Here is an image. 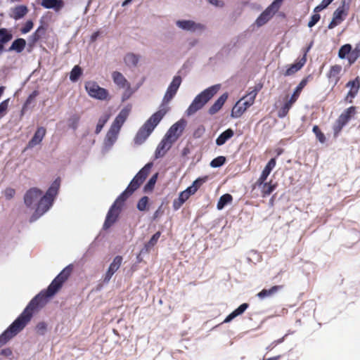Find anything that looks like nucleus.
<instances>
[{
  "instance_id": "a18cd8bd",
  "label": "nucleus",
  "mask_w": 360,
  "mask_h": 360,
  "mask_svg": "<svg viewBox=\"0 0 360 360\" xmlns=\"http://www.w3.org/2000/svg\"><path fill=\"white\" fill-rule=\"evenodd\" d=\"M149 198L147 196L142 197L138 202L137 208L140 211H145L147 210Z\"/></svg>"
},
{
  "instance_id": "5701e85b",
  "label": "nucleus",
  "mask_w": 360,
  "mask_h": 360,
  "mask_svg": "<svg viewBox=\"0 0 360 360\" xmlns=\"http://www.w3.org/2000/svg\"><path fill=\"white\" fill-rule=\"evenodd\" d=\"M112 78L114 83L120 89H128L130 84L124 76L118 71H114L112 73Z\"/></svg>"
},
{
  "instance_id": "a211bd4d",
  "label": "nucleus",
  "mask_w": 360,
  "mask_h": 360,
  "mask_svg": "<svg viewBox=\"0 0 360 360\" xmlns=\"http://www.w3.org/2000/svg\"><path fill=\"white\" fill-rule=\"evenodd\" d=\"M46 129L44 127H39L37 129L32 138L29 141L27 148H32L34 146L40 144L45 137Z\"/></svg>"
},
{
  "instance_id": "0e129e2a",
  "label": "nucleus",
  "mask_w": 360,
  "mask_h": 360,
  "mask_svg": "<svg viewBox=\"0 0 360 360\" xmlns=\"http://www.w3.org/2000/svg\"><path fill=\"white\" fill-rule=\"evenodd\" d=\"M208 1L211 4L215 6L222 7L224 5V4L222 1H219V0H208Z\"/></svg>"
},
{
  "instance_id": "423d86ee",
  "label": "nucleus",
  "mask_w": 360,
  "mask_h": 360,
  "mask_svg": "<svg viewBox=\"0 0 360 360\" xmlns=\"http://www.w3.org/2000/svg\"><path fill=\"white\" fill-rule=\"evenodd\" d=\"M356 114V108L350 106L345 110L338 117L333 126V134L338 137L342 130L343 127L352 120Z\"/></svg>"
},
{
  "instance_id": "2f4dec72",
  "label": "nucleus",
  "mask_w": 360,
  "mask_h": 360,
  "mask_svg": "<svg viewBox=\"0 0 360 360\" xmlns=\"http://www.w3.org/2000/svg\"><path fill=\"white\" fill-rule=\"evenodd\" d=\"M260 186L262 187V196L265 198L269 195L276 189L277 184H273L272 180H271L269 182L264 181Z\"/></svg>"
},
{
  "instance_id": "72a5a7b5",
  "label": "nucleus",
  "mask_w": 360,
  "mask_h": 360,
  "mask_svg": "<svg viewBox=\"0 0 360 360\" xmlns=\"http://www.w3.org/2000/svg\"><path fill=\"white\" fill-rule=\"evenodd\" d=\"M160 236H161L160 231L156 232L151 237L150 240L146 244H145L144 248L141 250V252H143L144 250L146 252H148L150 250V249L156 245Z\"/></svg>"
},
{
  "instance_id": "4c0bfd02",
  "label": "nucleus",
  "mask_w": 360,
  "mask_h": 360,
  "mask_svg": "<svg viewBox=\"0 0 360 360\" xmlns=\"http://www.w3.org/2000/svg\"><path fill=\"white\" fill-rule=\"evenodd\" d=\"M207 177L198 178L195 180L192 185L188 188V191H191V193H195V192L200 188V186L205 182Z\"/></svg>"
},
{
  "instance_id": "1a4fd4ad",
  "label": "nucleus",
  "mask_w": 360,
  "mask_h": 360,
  "mask_svg": "<svg viewBox=\"0 0 360 360\" xmlns=\"http://www.w3.org/2000/svg\"><path fill=\"white\" fill-rule=\"evenodd\" d=\"M346 87L349 89V91L345 98V101L349 103L353 102V99L357 96L360 89V77H356L354 79L349 80L346 84Z\"/></svg>"
},
{
  "instance_id": "e433bc0d",
  "label": "nucleus",
  "mask_w": 360,
  "mask_h": 360,
  "mask_svg": "<svg viewBox=\"0 0 360 360\" xmlns=\"http://www.w3.org/2000/svg\"><path fill=\"white\" fill-rule=\"evenodd\" d=\"M110 116V115L109 113H105L99 118L98 123L96 124V130H95L96 134H98L101 131L104 125L108 121Z\"/></svg>"
},
{
  "instance_id": "69168bd1",
  "label": "nucleus",
  "mask_w": 360,
  "mask_h": 360,
  "mask_svg": "<svg viewBox=\"0 0 360 360\" xmlns=\"http://www.w3.org/2000/svg\"><path fill=\"white\" fill-rule=\"evenodd\" d=\"M12 354V350L10 348L4 349L1 352V354L5 356H10Z\"/></svg>"
},
{
  "instance_id": "680f3d73",
  "label": "nucleus",
  "mask_w": 360,
  "mask_h": 360,
  "mask_svg": "<svg viewBox=\"0 0 360 360\" xmlns=\"http://www.w3.org/2000/svg\"><path fill=\"white\" fill-rule=\"evenodd\" d=\"M34 32L37 33V36L41 39V36L45 34V28L43 26H39Z\"/></svg>"
},
{
  "instance_id": "f704fd0d",
  "label": "nucleus",
  "mask_w": 360,
  "mask_h": 360,
  "mask_svg": "<svg viewBox=\"0 0 360 360\" xmlns=\"http://www.w3.org/2000/svg\"><path fill=\"white\" fill-rule=\"evenodd\" d=\"M307 83H308V78L307 77L304 78L300 82V84L297 86V87L295 88V89L290 98H292V100H295V101H297L302 89L306 86Z\"/></svg>"
},
{
  "instance_id": "c03bdc74",
  "label": "nucleus",
  "mask_w": 360,
  "mask_h": 360,
  "mask_svg": "<svg viewBox=\"0 0 360 360\" xmlns=\"http://www.w3.org/2000/svg\"><path fill=\"white\" fill-rule=\"evenodd\" d=\"M226 162V158L224 156H218L213 159L210 162L212 167L216 168L222 166Z\"/></svg>"
},
{
  "instance_id": "a878e982",
  "label": "nucleus",
  "mask_w": 360,
  "mask_h": 360,
  "mask_svg": "<svg viewBox=\"0 0 360 360\" xmlns=\"http://www.w3.org/2000/svg\"><path fill=\"white\" fill-rule=\"evenodd\" d=\"M41 5L45 8H53L56 11L63 6L62 0H42Z\"/></svg>"
},
{
  "instance_id": "6e6d98bb",
  "label": "nucleus",
  "mask_w": 360,
  "mask_h": 360,
  "mask_svg": "<svg viewBox=\"0 0 360 360\" xmlns=\"http://www.w3.org/2000/svg\"><path fill=\"white\" fill-rule=\"evenodd\" d=\"M36 330L40 335H44L46 330V324L44 322H39L37 326Z\"/></svg>"
},
{
  "instance_id": "c85d7f7f",
  "label": "nucleus",
  "mask_w": 360,
  "mask_h": 360,
  "mask_svg": "<svg viewBox=\"0 0 360 360\" xmlns=\"http://www.w3.org/2000/svg\"><path fill=\"white\" fill-rule=\"evenodd\" d=\"M27 13L28 8L26 6H17L13 9V15H11V17L15 20H18L19 19L22 18L25 15H27Z\"/></svg>"
},
{
  "instance_id": "864d4df0",
  "label": "nucleus",
  "mask_w": 360,
  "mask_h": 360,
  "mask_svg": "<svg viewBox=\"0 0 360 360\" xmlns=\"http://www.w3.org/2000/svg\"><path fill=\"white\" fill-rule=\"evenodd\" d=\"M360 51L355 49L349 56L348 60L350 64L354 63L356 60L359 57Z\"/></svg>"
},
{
  "instance_id": "7ed1b4c3",
  "label": "nucleus",
  "mask_w": 360,
  "mask_h": 360,
  "mask_svg": "<svg viewBox=\"0 0 360 360\" xmlns=\"http://www.w3.org/2000/svg\"><path fill=\"white\" fill-rule=\"evenodd\" d=\"M60 179H56L47 190L45 195H42V191L37 188H32L28 190L24 196V202L28 207L37 205L34 214L31 218V221L37 219L52 206L54 198L58 193L60 187Z\"/></svg>"
},
{
  "instance_id": "bf43d9fd",
  "label": "nucleus",
  "mask_w": 360,
  "mask_h": 360,
  "mask_svg": "<svg viewBox=\"0 0 360 360\" xmlns=\"http://www.w3.org/2000/svg\"><path fill=\"white\" fill-rule=\"evenodd\" d=\"M350 3L351 0H342L341 4L338 8L343 9L349 12Z\"/></svg>"
},
{
  "instance_id": "4be33fe9",
  "label": "nucleus",
  "mask_w": 360,
  "mask_h": 360,
  "mask_svg": "<svg viewBox=\"0 0 360 360\" xmlns=\"http://www.w3.org/2000/svg\"><path fill=\"white\" fill-rule=\"evenodd\" d=\"M283 285H274L269 289H263L257 294V296L260 300H264L266 297L274 296L278 291L283 288Z\"/></svg>"
},
{
  "instance_id": "473e14b6",
  "label": "nucleus",
  "mask_w": 360,
  "mask_h": 360,
  "mask_svg": "<svg viewBox=\"0 0 360 360\" xmlns=\"http://www.w3.org/2000/svg\"><path fill=\"white\" fill-rule=\"evenodd\" d=\"M134 191L129 190V187L127 188L118 196L115 202L113 203L117 207H119L121 209L124 202L131 195Z\"/></svg>"
},
{
  "instance_id": "6ab92c4d",
  "label": "nucleus",
  "mask_w": 360,
  "mask_h": 360,
  "mask_svg": "<svg viewBox=\"0 0 360 360\" xmlns=\"http://www.w3.org/2000/svg\"><path fill=\"white\" fill-rule=\"evenodd\" d=\"M309 48H308L303 56L298 59L297 61H296L294 64H291L285 70L284 75L285 76H290L296 73L297 71H299L305 65L307 62V53Z\"/></svg>"
},
{
  "instance_id": "7c9ffc66",
  "label": "nucleus",
  "mask_w": 360,
  "mask_h": 360,
  "mask_svg": "<svg viewBox=\"0 0 360 360\" xmlns=\"http://www.w3.org/2000/svg\"><path fill=\"white\" fill-rule=\"evenodd\" d=\"M295 102L296 101L295 100L290 98L278 110V117L280 118L285 117L288 114L290 109Z\"/></svg>"
},
{
  "instance_id": "de8ad7c7",
  "label": "nucleus",
  "mask_w": 360,
  "mask_h": 360,
  "mask_svg": "<svg viewBox=\"0 0 360 360\" xmlns=\"http://www.w3.org/2000/svg\"><path fill=\"white\" fill-rule=\"evenodd\" d=\"M80 117L77 115H73L69 119V127L73 129H76L78 126Z\"/></svg>"
},
{
  "instance_id": "f3484780",
  "label": "nucleus",
  "mask_w": 360,
  "mask_h": 360,
  "mask_svg": "<svg viewBox=\"0 0 360 360\" xmlns=\"http://www.w3.org/2000/svg\"><path fill=\"white\" fill-rule=\"evenodd\" d=\"M348 13L349 12L346 11L345 10L338 8L333 12L332 20L329 23L328 28L329 30H331L338 26V25L341 24L342 22H343L346 17L347 16Z\"/></svg>"
},
{
  "instance_id": "39448f33",
  "label": "nucleus",
  "mask_w": 360,
  "mask_h": 360,
  "mask_svg": "<svg viewBox=\"0 0 360 360\" xmlns=\"http://www.w3.org/2000/svg\"><path fill=\"white\" fill-rule=\"evenodd\" d=\"M130 110L131 108L129 107H125L121 110L117 116L115 117L106 135L107 139L110 141H114L117 139L122 126L129 115Z\"/></svg>"
},
{
  "instance_id": "4d7b16f0",
  "label": "nucleus",
  "mask_w": 360,
  "mask_h": 360,
  "mask_svg": "<svg viewBox=\"0 0 360 360\" xmlns=\"http://www.w3.org/2000/svg\"><path fill=\"white\" fill-rule=\"evenodd\" d=\"M15 194V191L12 188H7L4 191V196L7 200H11V198H13Z\"/></svg>"
},
{
  "instance_id": "b1692460",
  "label": "nucleus",
  "mask_w": 360,
  "mask_h": 360,
  "mask_svg": "<svg viewBox=\"0 0 360 360\" xmlns=\"http://www.w3.org/2000/svg\"><path fill=\"white\" fill-rule=\"evenodd\" d=\"M13 38L11 30L6 28H0V55L4 49V44L9 42Z\"/></svg>"
},
{
  "instance_id": "f03ea898",
  "label": "nucleus",
  "mask_w": 360,
  "mask_h": 360,
  "mask_svg": "<svg viewBox=\"0 0 360 360\" xmlns=\"http://www.w3.org/2000/svg\"><path fill=\"white\" fill-rule=\"evenodd\" d=\"M181 81L182 79L180 76L177 75L174 77L164 96L160 109L152 115V116L140 128L134 138V141L136 143L141 144L143 143L154 130L155 127L159 124L163 117L169 111V108L166 106V105L176 95L181 85Z\"/></svg>"
},
{
  "instance_id": "6e6552de",
  "label": "nucleus",
  "mask_w": 360,
  "mask_h": 360,
  "mask_svg": "<svg viewBox=\"0 0 360 360\" xmlns=\"http://www.w3.org/2000/svg\"><path fill=\"white\" fill-rule=\"evenodd\" d=\"M153 162L147 163L133 178L129 184L128 185L129 190L135 191L143 183L147 176H148L150 169L153 167Z\"/></svg>"
},
{
  "instance_id": "c756f323",
  "label": "nucleus",
  "mask_w": 360,
  "mask_h": 360,
  "mask_svg": "<svg viewBox=\"0 0 360 360\" xmlns=\"http://www.w3.org/2000/svg\"><path fill=\"white\" fill-rule=\"evenodd\" d=\"M26 46V41L22 38H18L14 40L8 49V51H15L17 53H21Z\"/></svg>"
},
{
  "instance_id": "338daca9",
  "label": "nucleus",
  "mask_w": 360,
  "mask_h": 360,
  "mask_svg": "<svg viewBox=\"0 0 360 360\" xmlns=\"http://www.w3.org/2000/svg\"><path fill=\"white\" fill-rule=\"evenodd\" d=\"M205 131V128L202 126L198 127L194 132V136L196 137H199Z\"/></svg>"
},
{
  "instance_id": "9b49d317",
  "label": "nucleus",
  "mask_w": 360,
  "mask_h": 360,
  "mask_svg": "<svg viewBox=\"0 0 360 360\" xmlns=\"http://www.w3.org/2000/svg\"><path fill=\"white\" fill-rule=\"evenodd\" d=\"M278 10L279 9L275 6H272V4H271L257 18L255 22L256 25L258 27L264 25L274 16V15Z\"/></svg>"
},
{
  "instance_id": "0eeeda50",
  "label": "nucleus",
  "mask_w": 360,
  "mask_h": 360,
  "mask_svg": "<svg viewBox=\"0 0 360 360\" xmlns=\"http://www.w3.org/2000/svg\"><path fill=\"white\" fill-rule=\"evenodd\" d=\"M84 86L85 89L90 97L101 101L110 99L108 91L101 87L96 82H86Z\"/></svg>"
},
{
  "instance_id": "f257e3e1",
  "label": "nucleus",
  "mask_w": 360,
  "mask_h": 360,
  "mask_svg": "<svg viewBox=\"0 0 360 360\" xmlns=\"http://www.w3.org/2000/svg\"><path fill=\"white\" fill-rule=\"evenodd\" d=\"M72 271V265L67 266L52 281L46 290L41 291L31 300L21 314L0 335V346L5 345L25 327L31 320L33 313L39 308L42 307L46 303L48 298L53 297L58 292L71 275Z\"/></svg>"
},
{
  "instance_id": "393cba45",
  "label": "nucleus",
  "mask_w": 360,
  "mask_h": 360,
  "mask_svg": "<svg viewBox=\"0 0 360 360\" xmlns=\"http://www.w3.org/2000/svg\"><path fill=\"white\" fill-rule=\"evenodd\" d=\"M228 98V94H223L209 108L208 112L210 115L216 114L224 105Z\"/></svg>"
},
{
  "instance_id": "c9c22d12",
  "label": "nucleus",
  "mask_w": 360,
  "mask_h": 360,
  "mask_svg": "<svg viewBox=\"0 0 360 360\" xmlns=\"http://www.w3.org/2000/svg\"><path fill=\"white\" fill-rule=\"evenodd\" d=\"M233 200L231 194L226 193L221 195L217 202V207L218 210H221L226 205L230 203Z\"/></svg>"
},
{
  "instance_id": "79ce46f5",
  "label": "nucleus",
  "mask_w": 360,
  "mask_h": 360,
  "mask_svg": "<svg viewBox=\"0 0 360 360\" xmlns=\"http://www.w3.org/2000/svg\"><path fill=\"white\" fill-rule=\"evenodd\" d=\"M352 51V46L349 44H345L340 49L338 56L340 58H345Z\"/></svg>"
},
{
  "instance_id": "f8f14e48",
  "label": "nucleus",
  "mask_w": 360,
  "mask_h": 360,
  "mask_svg": "<svg viewBox=\"0 0 360 360\" xmlns=\"http://www.w3.org/2000/svg\"><path fill=\"white\" fill-rule=\"evenodd\" d=\"M186 122L184 120H181L174 124L168 130L165 136L169 138L172 141H175L178 137L181 134L184 127Z\"/></svg>"
},
{
  "instance_id": "09e8293b",
  "label": "nucleus",
  "mask_w": 360,
  "mask_h": 360,
  "mask_svg": "<svg viewBox=\"0 0 360 360\" xmlns=\"http://www.w3.org/2000/svg\"><path fill=\"white\" fill-rule=\"evenodd\" d=\"M330 3L331 0H322L320 4L314 8V12L319 13L324 8H327L328 6L330 4Z\"/></svg>"
},
{
  "instance_id": "412c9836",
  "label": "nucleus",
  "mask_w": 360,
  "mask_h": 360,
  "mask_svg": "<svg viewBox=\"0 0 360 360\" xmlns=\"http://www.w3.org/2000/svg\"><path fill=\"white\" fill-rule=\"evenodd\" d=\"M276 164V158H271L266 165L265 166L264 169L262 172V174L259 179L255 182V186H260L262 184H264V182L266 180L268 176L270 174L271 170L275 167Z\"/></svg>"
},
{
  "instance_id": "ddd939ff",
  "label": "nucleus",
  "mask_w": 360,
  "mask_h": 360,
  "mask_svg": "<svg viewBox=\"0 0 360 360\" xmlns=\"http://www.w3.org/2000/svg\"><path fill=\"white\" fill-rule=\"evenodd\" d=\"M122 261H123V258L120 255H117L113 259V261L110 264L108 269L104 276V278H103L104 283H108L110 281V280L111 279L113 274L121 266Z\"/></svg>"
},
{
  "instance_id": "052dcab7",
  "label": "nucleus",
  "mask_w": 360,
  "mask_h": 360,
  "mask_svg": "<svg viewBox=\"0 0 360 360\" xmlns=\"http://www.w3.org/2000/svg\"><path fill=\"white\" fill-rule=\"evenodd\" d=\"M34 32L37 33V36L41 39V36L45 34V28L43 26H39Z\"/></svg>"
},
{
  "instance_id": "cd10ccee",
  "label": "nucleus",
  "mask_w": 360,
  "mask_h": 360,
  "mask_svg": "<svg viewBox=\"0 0 360 360\" xmlns=\"http://www.w3.org/2000/svg\"><path fill=\"white\" fill-rule=\"evenodd\" d=\"M249 307V304L248 303H243L240 304L237 309H236L233 311H232L226 318L224 319V323L230 322L236 316L242 314L244 311Z\"/></svg>"
},
{
  "instance_id": "dca6fc26",
  "label": "nucleus",
  "mask_w": 360,
  "mask_h": 360,
  "mask_svg": "<svg viewBox=\"0 0 360 360\" xmlns=\"http://www.w3.org/2000/svg\"><path fill=\"white\" fill-rule=\"evenodd\" d=\"M120 210L114 204L111 206L103 224L104 229H109L117 221Z\"/></svg>"
},
{
  "instance_id": "13d9d810",
  "label": "nucleus",
  "mask_w": 360,
  "mask_h": 360,
  "mask_svg": "<svg viewBox=\"0 0 360 360\" xmlns=\"http://www.w3.org/2000/svg\"><path fill=\"white\" fill-rule=\"evenodd\" d=\"M185 202L183 201L180 198H178L176 199H174L173 201V208L174 210H179L184 203Z\"/></svg>"
},
{
  "instance_id": "ea45409f",
  "label": "nucleus",
  "mask_w": 360,
  "mask_h": 360,
  "mask_svg": "<svg viewBox=\"0 0 360 360\" xmlns=\"http://www.w3.org/2000/svg\"><path fill=\"white\" fill-rule=\"evenodd\" d=\"M124 60L127 65L136 66L139 62V58L138 56L130 53L125 56Z\"/></svg>"
},
{
  "instance_id": "4468645a",
  "label": "nucleus",
  "mask_w": 360,
  "mask_h": 360,
  "mask_svg": "<svg viewBox=\"0 0 360 360\" xmlns=\"http://www.w3.org/2000/svg\"><path fill=\"white\" fill-rule=\"evenodd\" d=\"M342 68L340 65H332L326 74L329 83L333 84V87L335 86L341 78V72Z\"/></svg>"
},
{
  "instance_id": "e2e57ef3",
  "label": "nucleus",
  "mask_w": 360,
  "mask_h": 360,
  "mask_svg": "<svg viewBox=\"0 0 360 360\" xmlns=\"http://www.w3.org/2000/svg\"><path fill=\"white\" fill-rule=\"evenodd\" d=\"M34 32L37 33V36L41 39V36L45 34V28L43 26H39Z\"/></svg>"
},
{
  "instance_id": "aec40b11",
  "label": "nucleus",
  "mask_w": 360,
  "mask_h": 360,
  "mask_svg": "<svg viewBox=\"0 0 360 360\" xmlns=\"http://www.w3.org/2000/svg\"><path fill=\"white\" fill-rule=\"evenodd\" d=\"M172 143H174V141H172V140L165 136L155 150V158L158 159L163 157L167 151L172 147Z\"/></svg>"
},
{
  "instance_id": "a19ab883",
  "label": "nucleus",
  "mask_w": 360,
  "mask_h": 360,
  "mask_svg": "<svg viewBox=\"0 0 360 360\" xmlns=\"http://www.w3.org/2000/svg\"><path fill=\"white\" fill-rule=\"evenodd\" d=\"M312 131L320 143H323L326 142V136L317 125L313 127Z\"/></svg>"
},
{
  "instance_id": "2eb2a0df",
  "label": "nucleus",
  "mask_w": 360,
  "mask_h": 360,
  "mask_svg": "<svg viewBox=\"0 0 360 360\" xmlns=\"http://www.w3.org/2000/svg\"><path fill=\"white\" fill-rule=\"evenodd\" d=\"M176 24L179 28L186 31L195 32L196 30H203L205 28L204 25L197 23L193 20H177Z\"/></svg>"
},
{
  "instance_id": "20e7f679",
  "label": "nucleus",
  "mask_w": 360,
  "mask_h": 360,
  "mask_svg": "<svg viewBox=\"0 0 360 360\" xmlns=\"http://www.w3.org/2000/svg\"><path fill=\"white\" fill-rule=\"evenodd\" d=\"M220 87V84H215L197 95L186 110L187 115H192L200 110L219 91Z\"/></svg>"
},
{
  "instance_id": "bb28decb",
  "label": "nucleus",
  "mask_w": 360,
  "mask_h": 360,
  "mask_svg": "<svg viewBox=\"0 0 360 360\" xmlns=\"http://www.w3.org/2000/svg\"><path fill=\"white\" fill-rule=\"evenodd\" d=\"M234 135V131L232 129H227L223 131L216 139V144L217 146L224 145L229 139L232 138Z\"/></svg>"
},
{
  "instance_id": "58836bf2",
  "label": "nucleus",
  "mask_w": 360,
  "mask_h": 360,
  "mask_svg": "<svg viewBox=\"0 0 360 360\" xmlns=\"http://www.w3.org/2000/svg\"><path fill=\"white\" fill-rule=\"evenodd\" d=\"M82 75V69L79 65H75L70 73V79L75 82H77Z\"/></svg>"
},
{
  "instance_id": "8fccbe9b",
  "label": "nucleus",
  "mask_w": 360,
  "mask_h": 360,
  "mask_svg": "<svg viewBox=\"0 0 360 360\" xmlns=\"http://www.w3.org/2000/svg\"><path fill=\"white\" fill-rule=\"evenodd\" d=\"M33 26H34L33 22L31 20H27L25 22V25L20 29L21 33H22V34L28 33L33 28Z\"/></svg>"
},
{
  "instance_id": "37998d69",
  "label": "nucleus",
  "mask_w": 360,
  "mask_h": 360,
  "mask_svg": "<svg viewBox=\"0 0 360 360\" xmlns=\"http://www.w3.org/2000/svg\"><path fill=\"white\" fill-rule=\"evenodd\" d=\"M158 173L152 176V177L149 179L148 183L144 186L145 191H151L153 189L158 179Z\"/></svg>"
},
{
  "instance_id": "603ef678",
  "label": "nucleus",
  "mask_w": 360,
  "mask_h": 360,
  "mask_svg": "<svg viewBox=\"0 0 360 360\" xmlns=\"http://www.w3.org/2000/svg\"><path fill=\"white\" fill-rule=\"evenodd\" d=\"M320 18L321 16L318 13H316L315 14L312 15L308 22V27H312L313 26H314L319 21Z\"/></svg>"
},
{
  "instance_id": "3c124183",
  "label": "nucleus",
  "mask_w": 360,
  "mask_h": 360,
  "mask_svg": "<svg viewBox=\"0 0 360 360\" xmlns=\"http://www.w3.org/2000/svg\"><path fill=\"white\" fill-rule=\"evenodd\" d=\"M8 103L9 98L4 100L0 103V118L5 115L8 107Z\"/></svg>"
},
{
  "instance_id": "774afa93",
  "label": "nucleus",
  "mask_w": 360,
  "mask_h": 360,
  "mask_svg": "<svg viewBox=\"0 0 360 360\" xmlns=\"http://www.w3.org/2000/svg\"><path fill=\"white\" fill-rule=\"evenodd\" d=\"M162 211L161 210V206L155 212L153 216V219L155 220L157 218H158L162 214Z\"/></svg>"
},
{
  "instance_id": "9d476101",
  "label": "nucleus",
  "mask_w": 360,
  "mask_h": 360,
  "mask_svg": "<svg viewBox=\"0 0 360 360\" xmlns=\"http://www.w3.org/2000/svg\"><path fill=\"white\" fill-rule=\"evenodd\" d=\"M257 95V93L253 89L250 91L244 98L245 99L247 98L244 102L243 105H245V108H238V107L235 108L234 109H232L231 111V116L233 117H240L243 112L249 108L255 102V99Z\"/></svg>"
},
{
  "instance_id": "5fc2aeb1",
  "label": "nucleus",
  "mask_w": 360,
  "mask_h": 360,
  "mask_svg": "<svg viewBox=\"0 0 360 360\" xmlns=\"http://www.w3.org/2000/svg\"><path fill=\"white\" fill-rule=\"evenodd\" d=\"M191 195H193V193H191V191H188V188H187L179 193V198L186 202Z\"/></svg>"
},
{
  "instance_id": "49530a36",
  "label": "nucleus",
  "mask_w": 360,
  "mask_h": 360,
  "mask_svg": "<svg viewBox=\"0 0 360 360\" xmlns=\"http://www.w3.org/2000/svg\"><path fill=\"white\" fill-rule=\"evenodd\" d=\"M39 91H34L27 98L25 103L23 105L21 114L23 115L25 109L32 103V101L38 96Z\"/></svg>"
}]
</instances>
